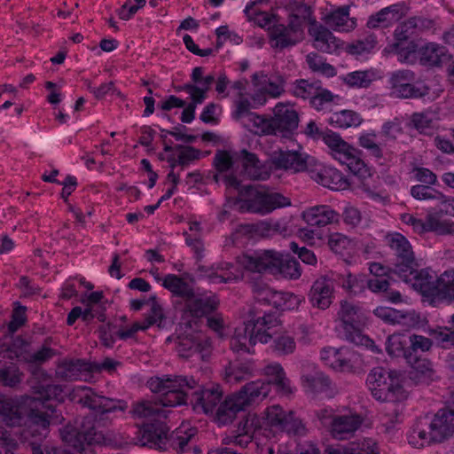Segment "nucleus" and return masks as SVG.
<instances>
[{
	"label": "nucleus",
	"mask_w": 454,
	"mask_h": 454,
	"mask_svg": "<svg viewBox=\"0 0 454 454\" xmlns=\"http://www.w3.org/2000/svg\"><path fill=\"white\" fill-rule=\"evenodd\" d=\"M306 62L313 72H317L328 77L335 75V68L325 62L324 59L316 52H310L306 56Z\"/></svg>",
	"instance_id": "5fc2aeb1"
},
{
	"label": "nucleus",
	"mask_w": 454,
	"mask_h": 454,
	"mask_svg": "<svg viewBox=\"0 0 454 454\" xmlns=\"http://www.w3.org/2000/svg\"><path fill=\"white\" fill-rule=\"evenodd\" d=\"M23 372L16 366L0 369V383L4 387H17L23 380Z\"/></svg>",
	"instance_id": "4d7b16f0"
},
{
	"label": "nucleus",
	"mask_w": 454,
	"mask_h": 454,
	"mask_svg": "<svg viewBox=\"0 0 454 454\" xmlns=\"http://www.w3.org/2000/svg\"><path fill=\"white\" fill-rule=\"evenodd\" d=\"M312 39L313 47L320 52L336 53L343 45V42L336 37L325 25L313 20L308 29Z\"/></svg>",
	"instance_id": "2eb2a0df"
},
{
	"label": "nucleus",
	"mask_w": 454,
	"mask_h": 454,
	"mask_svg": "<svg viewBox=\"0 0 454 454\" xmlns=\"http://www.w3.org/2000/svg\"><path fill=\"white\" fill-rule=\"evenodd\" d=\"M79 403L91 412L84 416L78 426L67 425L60 430V434L64 442L82 452L86 445L106 442L105 434L99 427L110 426L113 421L110 415L116 411L124 412L128 404L122 400L99 395L90 388L80 398Z\"/></svg>",
	"instance_id": "f257e3e1"
},
{
	"label": "nucleus",
	"mask_w": 454,
	"mask_h": 454,
	"mask_svg": "<svg viewBox=\"0 0 454 454\" xmlns=\"http://www.w3.org/2000/svg\"><path fill=\"white\" fill-rule=\"evenodd\" d=\"M435 298L454 300V270L442 273L435 282Z\"/></svg>",
	"instance_id": "c03bdc74"
},
{
	"label": "nucleus",
	"mask_w": 454,
	"mask_h": 454,
	"mask_svg": "<svg viewBox=\"0 0 454 454\" xmlns=\"http://www.w3.org/2000/svg\"><path fill=\"white\" fill-rule=\"evenodd\" d=\"M279 256V254L271 250L256 252L253 254H244L241 264L246 270L253 272L277 274Z\"/></svg>",
	"instance_id": "f3484780"
},
{
	"label": "nucleus",
	"mask_w": 454,
	"mask_h": 454,
	"mask_svg": "<svg viewBox=\"0 0 454 454\" xmlns=\"http://www.w3.org/2000/svg\"><path fill=\"white\" fill-rule=\"evenodd\" d=\"M271 164L277 169H285L298 173L307 171L310 175L316 159L299 151L277 150L271 153L270 157Z\"/></svg>",
	"instance_id": "6e6552de"
},
{
	"label": "nucleus",
	"mask_w": 454,
	"mask_h": 454,
	"mask_svg": "<svg viewBox=\"0 0 454 454\" xmlns=\"http://www.w3.org/2000/svg\"><path fill=\"white\" fill-rule=\"evenodd\" d=\"M385 239L395 255V262L389 271L397 276H404L407 270H412L413 266H418L412 246L403 234L388 233Z\"/></svg>",
	"instance_id": "0eeeda50"
},
{
	"label": "nucleus",
	"mask_w": 454,
	"mask_h": 454,
	"mask_svg": "<svg viewBox=\"0 0 454 454\" xmlns=\"http://www.w3.org/2000/svg\"><path fill=\"white\" fill-rule=\"evenodd\" d=\"M384 51L388 53H395L401 61H408L410 56L416 52L417 44L413 41H396L386 47Z\"/></svg>",
	"instance_id": "864d4df0"
},
{
	"label": "nucleus",
	"mask_w": 454,
	"mask_h": 454,
	"mask_svg": "<svg viewBox=\"0 0 454 454\" xmlns=\"http://www.w3.org/2000/svg\"><path fill=\"white\" fill-rule=\"evenodd\" d=\"M408 363L411 365L409 378L414 384H428L434 380L435 372L432 363L426 358H421L419 351L414 353L413 359H410Z\"/></svg>",
	"instance_id": "c85d7f7f"
},
{
	"label": "nucleus",
	"mask_w": 454,
	"mask_h": 454,
	"mask_svg": "<svg viewBox=\"0 0 454 454\" xmlns=\"http://www.w3.org/2000/svg\"><path fill=\"white\" fill-rule=\"evenodd\" d=\"M343 80L348 86L357 88H367L372 82L368 73L364 71L351 72Z\"/></svg>",
	"instance_id": "774afa93"
},
{
	"label": "nucleus",
	"mask_w": 454,
	"mask_h": 454,
	"mask_svg": "<svg viewBox=\"0 0 454 454\" xmlns=\"http://www.w3.org/2000/svg\"><path fill=\"white\" fill-rule=\"evenodd\" d=\"M325 24L339 32H348L355 28L356 21L349 17L348 6L338 8L325 18Z\"/></svg>",
	"instance_id": "72a5a7b5"
},
{
	"label": "nucleus",
	"mask_w": 454,
	"mask_h": 454,
	"mask_svg": "<svg viewBox=\"0 0 454 454\" xmlns=\"http://www.w3.org/2000/svg\"><path fill=\"white\" fill-rule=\"evenodd\" d=\"M211 350V342H178L176 347L179 356L185 359L200 355L205 360L210 356Z\"/></svg>",
	"instance_id": "4c0bfd02"
},
{
	"label": "nucleus",
	"mask_w": 454,
	"mask_h": 454,
	"mask_svg": "<svg viewBox=\"0 0 454 454\" xmlns=\"http://www.w3.org/2000/svg\"><path fill=\"white\" fill-rule=\"evenodd\" d=\"M411 123L420 133L431 134L434 129V119L430 113L413 114Z\"/></svg>",
	"instance_id": "052dcab7"
},
{
	"label": "nucleus",
	"mask_w": 454,
	"mask_h": 454,
	"mask_svg": "<svg viewBox=\"0 0 454 454\" xmlns=\"http://www.w3.org/2000/svg\"><path fill=\"white\" fill-rule=\"evenodd\" d=\"M363 121L361 115L352 110H342L333 113L330 118L329 122L340 129H348L351 127H357Z\"/></svg>",
	"instance_id": "ea45409f"
},
{
	"label": "nucleus",
	"mask_w": 454,
	"mask_h": 454,
	"mask_svg": "<svg viewBox=\"0 0 454 454\" xmlns=\"http://www.w3.org/2000/svg\"><path fill=\"white\" fill-rule=\"evenodd\" d=\"M376 37L372 35H368L364 40L356 41V43L348 45V50L351 54L360 55L363 53L370 52L376 46Z\"/></svg>",
	"instance_id": "69168bd1"
},
{
	"label": "nucleus",
	"mask_w": 454,
	"mask_h": 454,
	"mask_svg": "<svg viewBox=\"0 0 454 454\" xmlns=\"http://www.w3.org/2000/svg\"><path fill=\"white\" fill-rule=\"evenodd\" d=\"M302 218L310 226L323 227L338 222L339 214L328 205H317L305 210Z\"/></svg>",
	"instance_id": "393cba45"
},
{
	"label": "nucleus",
	"mask_w": 454,
	"mask_h": 454,
	"mask_svg": "<svg viewBox=\"0 0 454 454\" xmlns=\"http://www.w3.org/2000/svg\"><path fill=\"white\" fill-rule=\"evenodd\" d=\"M271 117L275 136L291 138L298 129L299 114L290 104L278 103Z\"/></svg>",
	"instance_id": "9d476101"
},
{
	"label": "nucleus",
	"mask_w": 454,
	"mask_h": 454,
	"mask_svg": "<svg viewBox=\"0 0 454 454\" xmlns=\"http://www.w3.org/2000/svg\"><path fill=\"white\" fill-rule=\"evenodd\" d=\"M395 91L401 98H417L427 95L428 93V88L426 86H417L411 82H409Z\"/></svg>",
	"instance_id": "338daca9"
},
{
	"label": "nucleus",
	"mask_w": 454,
	"mask_h": 454,
	"mask_svg": "<svg viewBox=\"0 0 454 454\" xmlns=\"http://www.w3.org/2000/svg\"><path fill=\"white\" fill-rule=\"evenodd\" d=\"M401 11L402 7L399 4H393L383 8L369 17L367 27L370 28L387 27L401 18Z\"/></svg>",
	"instance_id": "f704fd0d"
},
{
	"label": "nucleus",
	"mask_w": 454,
	"mask_h": 454,
	"mask_svg": "<svg viewBox=\"0 0 454 454\" xmlns=\"http://www.w3.org/2000/svg\"><path fill=\"white\" fill-rule=\"evenodd\" d=\"M253 374V368L249 364H239L226 372V380L230 383H239L248 380Z\"/></svg>",
	"instance_id": "680f3d73"
},
{
	"label": "nucleus",
	"mask_w": 454,
	"mask_h": 454,
	"mask_svg": "<svg viewBox=\"0 0 454 454\" xmlns=\"http://www.w3.org/2000/svg\"><path fill=\"white\" fill-rule=\"evenodd\" d=\"M163 286L181 297L190 298L193 295V292L187 283L176 275L169 274L166 276Z\"/></svg>",
	"instance_id": "3c124183"
},
{
	"label": "nucleus",
	"mask_w": 454,
	"mask_h": 454,
	"mask_svg": "<svg viewBox=\"0 0 454 454\" xmlns=\"http://www.w3.org/2000/svg\"><path fill=\"white\" fill-rule=\"evenodd\" d=\"M215 82L214 75H207L203 77L199 82L200 86H196L194 84H185L183 87V90H185L190 96L192 100L202 103L206 98V92L209 90L212 83Z\"/></svg>",
	"instance_id": "de8ad7c7"
},
{
	"label": "nucleus",
	"mask_w": 454,
	"mask_h": 454,
	"mask_svg": "<svg viewBox=\"0 0 454 454\" xmlns=\"http://www.w3.org/2000/svg\"><path fill=\"white\" fill-rule=\"evenodd\" d=\"M320 83L319 81L297 80L293 83L291 92L297 98L311 100L313 96L317 93Z\"/></svg>",
	"instance_id": "49530a36"
},
{
	"label": "nucleus",
	"mask_w": 454,
	"mask_h": 454,
	"mask_svg": "<svg viewBox=\"0 0 454 454\" xmlns=\"http://www.w3.org/2000/svg\"><path fill=\"white\" fill-rule=\"evenodd\" d=\"M321 359L335 371H350L352 368L349 352L343 347L340 348L333 347L324 348L321 351Z\"/></svg>",
	"instance_id": "7c9ffc66"
},
{
	"label": "nucleus",
	"mask_w": 454,
	"mask_h": 454,
	"mask_svg": "<svg viewBox=\"0 0 454 454\" xmlns=\"http://www.w3.org/2000/svg\"><path fill=\"white\" fill-rule=\"evenodd\" d=\"M240 162L241 151L231 153L224 150H218L214 157V166L220 173H223L233 168L235 164H239Z\"/></svg>",
	"instance_id": "79ce46f5"
},
{
	"label": "nucleus",
	"mask_w": 454,
	"mask_h": 454,
	"mask_svg": "<svg viewBox=\"0 0 454 454\" xmlns=\"http://www.w3.org/2000/svg\"><path fill=\"white\" fill-rule=\"evenodd\" d=\"M258 419L255 414L242 413L241 420L239 422L237 428L233 431L234 437L246 438V443L251 442L253 434L257 427Z\"/></svg>",
	"instance_id": "37998d69"
},
{
	"label": "nucleus",
	"mask_w": 454,
	"mask_h": 454,
	"mask_svg": "<svg viewBox=\"0 0 454 454\" xmlns=\"http://www.w3.org/2000/svg\"><path fill=\"white\" fill-rule=\"evenodd\" d=\"M301 379L313 391H324L331 384L330 379L321 372H315L313 374H304Z\"/></svg>",
	"instance_id": "13d9d810"
},
{
	"label": "nucleus",
	"mask_w": 454,
	"mask_h": 454,
	"mask_svg": "<svg viewBox=\"0 0 454 454\" xmlns=\"http://www.w3.org/2000/svg\"><path fill=\"white\" fill-rule=\"evenodd\" d=\"M362 423L363 419L359 415H338L330 434L337 440H347L354 435Z\"/></svg>",
	"instance_id": "cd10ccee"
},
{
	"label": "nucleus",
	"mask_w": 454,
	"mask_h": 454,
	"mask_svg": "<svg viewBox=\"0 0 454 454\" xmlns=\"http://www.w3.org/2000/svg\"><path fill=\"white\" fill-rule=\"evenodd\" d=\"M278 273L290 279H297L301 275L300 263L296 259H288L283 261L279 256V265L278 266Z\"/></svg>",
	"instance_id": "bf43d9fd"
},
{
	"label": "nucleus",
	"mask_w": 454,
	"mask_h": 454,
	"mask_svg": "<svg viewBox=\"0 0 454 454\" xmlns=\"http://www.w3.org/2000/svg\"><path fill=\"white\" fill-rule=\"evenodd\" d=\"M185 304L186 310L192 317H200L215 310L218 305V301L215 296L207 298H193V295L187 298Z\"/></svg>",
	"instance_id": "e433bc0d"
},
{
	"label": "nucleus",
	"mask_w": 454,
	"mask_h": 454,
	"mask_svg": "<svg viewBox=\"0 0 454 454\" xmlns=\"http://www.w3.org/2000/svg\"><path fill=\"white\" fill-rule=\"evenodd\" d=\"M247 408L243 405L237 395H228L223 402L220 403L215 414V420L222 426L231 424L239 414L246 412Z\"/></svg>",
	"instance_id": "b1692460"
},
{
	"label": "nucleus",
	"mask_w": 454,
	"mask_h": 454,
	"mask_svg": "<svg viewBox=\"0 0 454 454\" xmlns=\"http://www.w3.org/2000/svg\"><path fill=\"white\" fill-rule=\"evenodd\" d=\"M223 397V390L219 385H200L195 380V386L191 390L190 403L194 410L201 409L204 413H213Z\"/></svg>",
	"instance_id": "9b49d317"
},
{
	"label": "nucleus",
	"mask_w": 454,
	"mask_h": 454,
	"mask_svg": "<svg viewBox=\"0 0 454 454\" xmlns=\"http://www.w3.org/2000/svg\"><path fill=\"white\" fill-rule=\"evenodd\" d=\"M32 389L34 393L38 395L37 399H40L43 402L50 401L51 399L58 400L59 402H63L64 397L62 395L64 387L59 384H41V385H32Z\"/></svg>",
	"instance_id": "a18cd8bd"
},
{
	"label": "nucleus",
	"mask_w": 454,
	"mask_h": 454,
	"mask_svg": "<svg viewBox=\"0 0 454 454\" xmlns=\"http://www.w3.org/2000/svg\"><path fill=\"white\" fill-rule=\"evenodd\" d=\"M310 177L317 184L332 190L346 188L348 183L342 175L336 169L325 168L316 160L313 169L310 170Z\"/></svg>",
	"instance_id": "412c9836"
},
{
	"label": "nucleus",
	"mask_w": 454,
	"mask_h": 454,
	"mask_svg": "<svg viewBox=\"0 0 454 454\" xmlns=\"http://www.w3.org/2000/svg\"><path fill=\"white\" fill-rule=\"evenodd\" d=\"M278 321L273 316L259 317L255 322H248L240 329L236 330L238 339L243 337L248 340H266L274 338L278 333Z\"/></svg>",
	"instance_id": "f8f14e48"
},
{
	"label": "nucleus",
	"mask_w": 454,
	"mask_h": 454,
	"mask_svg": "<svg viewBox=\"0 0 454 454\" xmlns=\"http://www.w3.org/2000/svg\"><path fill=\"white\" fill-rule=\"evenodd\" d=\"M454 433V411L442 408L430 424V442H442Z\"/></svg>",
	"instance_id": "a211bd4d"
},
{
	"label": "nucleus",
	"mask_w": 454,
	"mask_h": 454,
	"mask_svg": "<svg viewBox=\"0 0 454 454\" xmlns=\"http://www.w3.org/2000/svg\"><path fill=\"white\" fill-rule=\"evenodd\" d=\"M175 149L180 151L177 161L183 168L188 165L191 161L200 159V151L192 146L177 145L175 146Z\"/></svg>",
	"instance_id": "0e129e2a"
},
{
	"label": "nucleus",
	"mask_w": 454,
	"mask_h": 454,
	"mask_svg": "<svg viewBox=\"0 0 454 454\" xmlns=\"http://www.w3.org/2000/svg\"><path fill=\"white\" fill-rule=\"evenodd\" d=\"M245 175L252 180H266L270 177L269 169L262 165L254 153L241 150V162Z\"/></svg>",
	"instance_id": "2f4dec72"
},
{
	"label": "nucleus",
	"mask_w": 454,
	"mask_h": 454,
	"mask_svg": "<svg viewBox=\"0 0 454 454\" xmlns=\"http://www.w3.org/2000/svg\"><path fill=\"white\" fill-rule=\"evenodd\" d=\"M23 412L20 405L12 399L0 397V420L10 427L20 426Z\"/></svg>",
	"instance_id": "c9c22d12"
},
{
	"label": "nucleus",
	"mask_w": 454,
	"mask_h": 454,
	"mask_svg": "<svg viewBox=\"0 0 454 454\" xmlns=\"http://www.w3.org/2000/svg\"><path fill=\"white\" fill-rule=\"evenodd\" d=\"M413 269L407 270L404 276H398L405 283H411L412 287L420 292L424 296L435 298L436 278L429 275L427 271L417 270V266Z\"/></svg>",
	"instance_id": "aec40b11"
},
{
	"label": "nucleus",
	"mask_w": 454,
	"mask_h": 454,
	"mask_svg": "<svg viewBox=\"0 0 454 454\" xmlns=\"http://www.w3.org/2000/svg\"><path fill=\"white\" fill-rule=\"evenodd\" d=\"M419 60L427 67H440L450 59V55L444 46L435 43H428L419 51Z\"/></svg>",
	"instance_id": "c756f323"
},
{
	"label": "nucleus",
	"mask_w": 454,
	"mask_h": 454,
	"mask_svg": "<svg viewBox=\"0 0 454 454\" xmlns=\"http://www.w3.org/2000/svg\"><path fill=\"white\" fill-rule=\"evenodd\" d=\"M270 391V382L256 380L247 383L235 394L239 396L245 408L247 409L266 398Z\"/></svg>",
	"instance_id": "5701e85b"
},
{
	"label": "nucleus",
	"mask_w": 454,
	"mask_h": 454,
	"mask_svg": "<svg viewBox=\"0 0 454 454\" xmlns=\"http://www.w3.org/2000/svg\"><path fill=\"white\" fill-rule=\"evenodd\" d=\"M235 105L236 110L233 112L232 116L237 121H242L243 124L250 119V115L255 114L251 112V103L244 97H239Z\"/></svg>",
	"instance_id": "e2e57ef3"
},
{
	"label": "nucleus",
	"mask_w": 454,
	"mask_h": 454,
	"mask_svg": "<svg viewBox=\"0 0 454 454\" xmlns=\"http://www.w3.org/2000/svg\"><path fill=\"white\" fill-rule=\"evenodd\" d=\"M433 22L430 20L413 17L401 23L395 30V41H412L421 32L432 27Z\"/></svg>",
	"instance_id": "a878e982"
},
{
	"label": "nucleus",
	"mask_w": 454,
	"mask_h": 454,
	"mask_svg": "<svg viewBox=\"0 0 454 454\" xmlns=\"http://www.w3.org/2000/svg\"><path fill=\"white\" fill-rule=\"evenodd\" d=\"M322 140L331 149L334 158L347 165L352 173L360 177L369 174L365 163L360 158L361 152L344 141L339 134L328 130Z\"/></svg>",
	"instance_id": "423d86ee"
},
{
	"label": "nucleus",
	"mask_w": 454,
	"mask_h": 454,
	"mask_svg": "<svg viewBox=\"0 0 454 454\" xmlns=\"http://www.w3.org/2000/svg\"><path fill=\"white\" fill-rule=\"evenodd\" d=\"M224 182L227 188L239 191V203L242 211L264 215L291 205L290 199L281 193L259 191L251 185L242 186L234 176H225Z\"/></svg>",
	"instance_id": "7ed1b4c3"
},
{
	"label": "nucleus",
	"mask_w": 454,
	"mask_h": 454,
	"mask_svg": "<svg viewBox=\"0 0 454 454\" xmlns=\"http://www.w3.org/2000/svg\"><path fill=\"white\" fill-rule=\"evenodd\" d=\"M290 14L288 21H294L300 27H302V22L309 20L311 16V9L309 5L302 2L294 1L289 5Z\"/></svg>",
	"instance_id": "6e6d98bb"
},
{
	"label": "nucleus",
	"mask_w": 454,
	"mask_h": 454,
	"mask_svg": "<svg viewBox=\"0 0 454 454\" xmlns=\"http://www.w3.org/2000/svg\"><path fill=\"white\" fill-rule=\"evenodd\" d=\"M264 371L267 376L271 377V379L267 382H270V385L274 384L277 387L278 391L283 394L292 393L289 386V380L286 377L284 369L279 364L268 365L265 367Z\"/></svg>",
	"instance_id": "a19ab883"
},
{
	"label": "nucleus",
	"mask_w": 454,
	"mask_h": 454,
	"mask_svg": "<svg viewBox=\"0 0 454 454\" xmlns=\"http://www.w3.org/2000/svg\"><path fill=\"white\" fill-rule=\"evenodd\" d=\"M384 346L390 356L403 357L408 363L410 359H413L416 351H428L432 342H411L409 347H404L403 342H384Z\"/></svg>",
	"instance_id": "473e14b6"
},
{
	"label": "nucleus",
	"mask_w": 454,
	"mask_h": 454,
	"mask_svg": "<svg viewBox=\"0 0 454 454\" xmlns=\"http://www.w3.org/2000/svg\"><path fill=\"white\" fill-rule=\"evenodd\" d=\"M271 46L283 51L295 46L303 40V29L294 21L287 25L278 23L269 28Z\"/></svg>",
	"instance_id": "ddd939ff"
},
{
	"label": "nucleus",
	"mask_w": 454,
	"mask_h": 454,
	"mask_svg": "<svg viewBox=\"0 0 454 454\" xmlns=\"http://www.w3.org/2000/svg\"><path fill=\"white\" fill-rule=\"evenodd\" d=\"M90 362L84 359H67L59 361L57 364L55 374L58 379L72 381L81 376L90 373Z\"/></svg>",
	"instance_id": "4be33fe9"
},
{
	"label": "nucleus",
	"mask_w": 454,
	"mask_h": 454,
	"mask_svg": "<svg viewBox=\"0 0 454 454\" xmlns=\"http://www.w3.org/2000/svg\"><path fill=\"white\" fill-rule=\"evenodd\" d=\"M325 454H379L371 446L370 442L349 443L347 446L333 448L328 447Z\"/></svg>",
	"instance_id": "603ef678"
},
{
	"label": "nucleus",
	"mask_w": 454,
	"mask_h": 454,
	"mask_svg": "<svg viewBox=\"0 0 454 454\" xmlns=\"http://www.w3.org/2000/svg\"><path fill=\"white\" fill-rule=\"evenodd\" d=\"M271 121V116L254 114L250 115V119L244 123V126L259 136H275Z\"/></svg>",
	"instance_id": "58836bf2"
},
{
	"label": "nucleus",
	"mask_w": 454,
	"mask_h": 454,
	"mask_svg": "<svg viewBox=\"0 0 454 454\" xmlns=\"http://www.w3.org/2000/svg\"><path fill=\"white\" fill-rule=\"evenodd\" d=\"M152 301L151 313L142 322H135L129 328L120 329L116 332V336L120 339H132L135 338V333L141 330L145 331L149 326L158 324V327H161L162 320L164 319L162 308L156 301L155 297H151Z\"/></svg>",
	"instance_id": "6ab92c4d"
},
{
	"label": "nucleus",
	"mask_w": 454,
	"mask_h": 454,
	"mask_svg": "<svg viewBox=\"0 0 454 454\" xmlns=\"http://www.w3.org/2000/svg\"><path fill=\"white\" fill-rule=\"evenodd\" d=\"M150 422L143 424L139 429L138 442L141 446H148L150 448H162L166 442L170 440L172 445L176 444L179 452H184L188 442L195 434L194 429L189 432L177 429L168 435V427L158 417L146 418Z\"/></svg>",
	"instance_id": "20e7f679"
},
{
	"label": "nucleus",
	"mask_w": 454,
	"mask_h": 454,
	"mask_svg": "<svg viewBox=\"0 0 454 454\" xmlns=\"http://www.w3.org/2000/svg\"><path fill=\"white\" fill-rule=\"evenodd\" d=\"M375 399L396 403L405 397L402 385V374L397 371H387L377 367L371 371L366 379Z\"/></svg>",
	"instance_id": "39448f33"
},
{
	"label": "nucleus",
	"mask_w": 454,
	"mask_h": 454,
	"mask_svg": "<svg viewBox=\"0 0 454 454\" xmlns=\"http://www.w3.org/2000/svg\"><path fill=\"white\" fill-rule=\"evenodd\" d=\"M333 284L332 279L326 277H320L311 286L309 301L314 307L321 309H327L332 301Z\"/></svg>",
	"instance_id": "bb28decb"
},
{
	"label": "nucleus",
	"mask_w": 454,
	"mask_h": 454,
	"mask_svg": "<svg viewBox=\"0 0 454 454\" xmlns=\"http://www.w3.org/2000/svg\"><path fill=\"white\" fill-rule=\"evenodd\" d=\"M195 386L193 377L175 375L172 384L158 400L141 401L133 405L132 413L138 418L158 417L166 419L168 412L162 407H174L187 404L191 390Z\"/></svg>",
	"instance_id": "f03ea898"
},
{
	"label": "nucleus",
	"mask_w": 454,
	"mask_h": 454,
	"mask_svg": "<svg viewBox=\"0 0 454 454\" xmlns=\"http://www.w3.org/2000/svg\"><path fill=\"white\" fill-rule=\"evenodd\" d=\"M359 308L348 301H342L340 309L338 312L339 318L341 322V327L344 332V337L347 340H372L368 336L363 334L359 326Z\"/></svg>",
	"instance_id": "dca6fc26"
},
{
	"label": "nucleus",
	"mask_w": 454,
	"mask_h": 454,
	"mask_svg": "<svg viewBox=\"0 0 454 454\" xmlns=\"http://www.w3.org/2000/svg\"><path fill=\"white\" fill-rule=\"evenodd\" d=\"M427 227L429 231L437 235H448L454 233V223L450 220L442 219L440 214H427Z\"/></svg>",
	"instance_id": "09e8293b"
},
{
	"label": "nucleus",
	"mask_w": 454,
	"mask_h": 454,
	"mask_svg": "<svg viewBox=\"0 0 454 454\" xmlns=\"http://www.w3.org/2000/svg\"><path fill=\"white\" fill-rule=\"evenodd\" d=\"M26 403L29 406L28 419L37 427H40L46 435L47 427L51 422L60 423L64 420L61 413H58L57 406L47 403L35 397H27Z\"/></svg>",
	"instance_id": "1a4fd4ad"
},
{
	"label": "nucleus",
	"mask_w": 454,
	"mask_h": 454,
	"mask_svg": "<svg viewBox=\"0 0 454 454\" xmlns=\"http://www.w3.org/2000/svg\"><path fill=\"white\" fill-rule=\"evenodd\" d=\"M339 280L342 287L353 294H361L367 286V278L362 274L352 275L348 273L346 276H341Z\"/></svg>",
	"instance_id": "8fccbe9b"
},
{
	"label": "nucleus",
	"mask_w": 454,
	"mask_h": 454,
	"mask_svg": "<svg viewBox=\"0 0 454 454\" xmlns=\"http://www.w3.org/2000/svg\"><path fill=\"white\" fill-rule=\"evenodd\" d=\"M266 419L270 427L288 434H304L305 427L301 421L294 417L292 411H286L279 405H272L266 410Z\"/></svg>",
	"instance_id": "4468645a"
}]
</instances>
